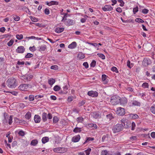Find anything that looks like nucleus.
<instances>
[{"label": "nucleus", "instance_id": "obj_10", "mask_svg": "<svg viewBox=\"0 0 155 155\" xmlns=\"http://www.w3.org/2000/svg\"><path fill=\"white\" fill-rule=\"evenodd\" d=\"M87 94L93 97H96L98 95V93L96 91H91L88 92Z\"/></svg>", "mask_w": 155, "mask_h": 155}, {"label": "nucleus", "instance_id": "obj_31", "mask_svg": "<svg viewBox=\"0 0 155 155\" xmlns=\"http://www.w3.org/2000/svg\"><path fill=\"white\" fill-rule=\"evenodd\" d=\"M38 143V141L36 140H33L31 142V145L32 146H35Z\"/></svg>", "mask_w": 155, "mask_h": 155}, {"label": "nucleus", "instance_id": "obj_61", "mask_svg": "<svg viewBox=\"0 0 155 155\" xmlns=\"http://www.w3.org/2000/svg\"><path fill=\"white\" fill-rule=\"evenodd\" d=\"M138 8L137 7L134 8L133 9V12L134 14H135L138 11Z\"/></svg>", "mask_w": 155, "mask_h": 155}, {"label": "nucleus", "instance_id": "obj_21", "mask_svg": "<svg viewBox=\"0 0 155 155\" xmlns=\"http://www.w3.org/2000/svg\"><path fill=\"white\" fill-rule=\"evenodd\" d=\"M61 15H64V16L63 17L61 21L62 22H63L65 21V19H67L66 18L68 17V16H69V15H68L67 13L63 12L61 13Z\"/></svg>", "mask_w": 155, "mask_h": 155}, {"label": "nucleus", "instance_id": "obj_5", "mask_svg": "<svg viewBox=\"0 0 155 155\" xmlns=\"http://www.w3.org/2000/svg\"><path fill=\"white\" fill-rule=\"evenodd\" d=\"M121 125L122 127L125 128H128L130 127L131 125V123L129 121H127L126 119H123L121 120Z\"/></svg>", "mask_w": 155, "mask_h": 155}, {"label": "nucleus", "instance_id": "obj_35", "mask_svg": "<svg viewBox=\"0 0 155 155\" xmlns=\"http://www.w3.org/2000/svg\"><path fill=\"white\" fill-rule=\"evenodd\" d=\"M107 76L105 74L102 75V80L104 82V83L105 84H106L107 83V82L106 81L107 78Z\"/></svg>", "mask_w": 155, "mask_h": 155}, {"label": "nucleus", "instance_id": "obj_13", "mask_svg": "<svg viewBox=\"0 0 155 155\" xmlns=\"http://www.w3.org/2000/svg\"><path fill=\"white\" fill-rule=\"evenodd\" d=\"M102 10L104 12L110 11L113 10V8L110 5H106L104 7L102 8Z\"/></svg>", "mask_w": 155, "mask_h": 155}, {"label": "nucleus", "instance_id": "obj_39", "mask_svg": "<svg viewBox=\"0 0 155 155\" xmlns=\"http://www.w3.org/2000/svg\"><path fill=\"white\" fill-rule=\"evenodd\" d=\"M60 87L58 85H56L55 86H54L53 88V90H54V91H59V90H60Z\"/></svg>", "mask_w": 155, "mask_h": 155}, {"label": "nucleus", "instance_id": "obj_52", "mask_svg": "<svg viewBox=\"0 0 155 155\" xmlns=\"http://www.w3.org/2000/svg\"><path fill=\"white\" fill-rule=\"evenodd\" d=\"M16 37L19 40L23 38V35H17L16 36Z\"/></svg>", "mask_w": 155, "mask_h": 155}, {"label": "nucleus", "instance_id": "obj_60", "mask_svg": "<svg viewBox=\"0 0 155 155\" xmlns=\"http://www.w3.org/2000/svg\"><path fill=\"white\" fill-rule=\"evenodd\" d=\"M136 126V124L134 122H133L131 123V130H133L135 129V127Z\"/></svg>", "mask_w": 155, "mask_h": 155}, {"label": "nucleus", "instance_id": "obj_32", "mask_svg": "<svg viewBox=\"0 0 155 155\" xmlns=\"http://www.w3.org/2000/svg\"><path fill=\"white\" fill-rule=\"evenodd\" d=\"M132 105L134 106H140V103L139 102L136 101H133L132 103Z\"/></svg>", "mask_w": 155, "mask_h": 155}, {"label": "nucleus", "instance_id": "obj_3", "mask_svg": "<svg viewBox=\"0 0 155 155\" xmlns=\"http://www.w3.org/2000/svg\"><path fill=\"white\" fill-rule=\"evenodd\" d=\"M31 85L30 84H22L18 87V89L23 91H26L29 88H31Z\"/></svg>", "mask_w": 155, "mask_h": 155}, {"label": "nucleus", "instance_id": "obj_49", "mask_svg": "<svg viewBox=\"0 0 155 155\" xmlns=\"http://www.w3.org/2000/svg\"><path fill=\"white\" fill-rule=\"evenodd\" d=\"M14 41L13 39H11L7 43V45L8 46L10 47L13 44Z\"/></svg>", "mask_w": 155, "mask_h": 155}, {"label": "nucleus", "instance_id": "obj_64", "mask_svg": "<svg viewBox=\"0 0 155 155\" xmlns=\"http://www.w3.org/2000/svg\"><path fill=\"white\" fill-rule=\"evenodd\" d=\"M94 140V138L93 137H87L86 140V142H87L90 141H92Z\"/></svg>", "mask_w": 155, "mask_h": 155}, {"label": "nucleus", "instance_id": "obj_50", "mask_svg": "<svg viewBox=\"0 0 155 155\" xmlns=\"http://www.w3.org/2000/svg\"><path fill=\"white\" fill-rule=\"evenodd\" d=\"M91 150V149L90 148H88L87 150H85L84 151V152L85 153L86 155H89Z\"/></svg>", "mask_w": 155, "mask_h": 155}, {"label": "nucleus", "instance_id": "obj_62", "mask_svg": "<svg viewBox=\"0 0 155 155\" xmlns=\"http://www.w3.org/2000/svg\"><path fill=\"white\" fill-rule=\"evenodd\" d=\"M118 2L120 3V6L122 7L124 5V2L122 0H118Z\"/></svg>", "mask_w": 155, "mask_h": 155}, {"label": "nucleus", "instance_id": "obj_58", "mask_svg": "<svg viewBox=\"0 0 155 155\" xmlns=\"http://www.w3.org/2000/svg\"><path fill=\"white\" fill-rule=\"evenodd\" d=\"M34 100V96L33 95H30L29 96V100L30 101H33Z\"/></svg>", "mask_w": 155, "mask_h": 155}, {"label": "nucleus", "instance_id": "obj_17", "mask_svg": "<svg viewBox=\"0 0 155 155\" xmlns=\"http://www.w3.org/2000/svg\"><path fill=\"white\" fill-rule=\"evenodd\" d=\"M77 46V43L76 42H73L70 44L68 46V48L71 49H74Z\"/></svg>", "mask_w": 155, "mask_h": 155}, {"label": "nucleus", "instance_id": "obj_55", "mask_svg": "<svg viewBox=\"0 0 155 155\" xmlns=\"http://www.w3.org/2000/svg\"><path fill=\"white\" fill-rule=\"evenodd\" d=\"M12 36V35L9 34H5L3 35L4 38H8L9 39L11 38Z\"/></svg>", "mask_w": 155, "mask_h": 155}, {"label": "nucleus", "instance_id": "obj_23", "mask_svg": "<svg viewBox=\"0 0 155 155\" xmlns=\"http://www.w3.org/2000/svg\"><path fill=\"white\" fill-rule=\"evenodd\" d=\"M14 121L16 123H24L25 122L24 120H19L18 118L16 117L14 118Z\"/></svg>", "mask_w": 155, "mask_h": 155}, {"label": "nucleus", "instance_id": "obj_44", "mask_svg": "<svg viewBox=\"0 0 155 155\" xmlns=\"http://www.w3.org/2000/svg\"><path fill=\"white\" fill-rule=\"evenodd\" d=\"M8 123L9 125L12 124V116H10L9 117H8Z\"/></svg>", "mask_w": 155, "mask_h": 155}, {"label": "nucleus", "instance_id": "obj_16", "mask_svg": "<svg viewBox=\"0 0 155 155\" xmlns=\"http://www.w3.org/2000/svg\"><path fill=\"white\" fill-rule=\"evenodd\" d=\"M41 120L40 117L38 115H36L34 116V120L36 123H39L40 122Z\"/></svg>", "mask_w": 155, "mask_h": 155}, {"label": "nucleus", "instance_id": "obj_38", "mask_svg": "<svg viewBox=\"0 0 155 155\" xmlns=\"http://www.w3.org/2000/svg\"><path fill=\"white\" fill-rule=\"evenodd\" d=\"M142 86L143 88H148L149 87L148 84L147 82L143 83L142 84Z\"/></svg>", "mask_w": 155, "mask_h": 155}, {"label": "nucleus", "instance_id": "obj_53", "mask_svg": "<svg viewBox=\"0 0 155 155\" xmlns=\"http://www.w3.org/2000/svg\"><path fill=\"white\" fill-rule=\"evenodd\" d=\"M29 49L30 51L32 52L35 51L36 50V48L34 46H33L32 47H30Z\"/></svg>", "mask_w": 155, "mask_h": 155}, {"label": "nucleus", "instance_id": "obj_12", "mask_svg": "<svg viewBox=\"0 0 155 155\" xmlns=\"http://www.w3.org/2000/svg\"><path fill=\"white\" fill-rule=\"evenodd\" d=\"M81 138L80 136L79 135H76L73 137L71 139V141L74 142H77L79 141Z\"/></svg>", "mask_w": 155, "mask_h": 155}, {"label": "nucleus", "instance_id": "obj_57", "mask_svg": "<svg viewBox=\"0 0 155 155\" xmlns=\"http://www.w3.org/2000/svg\"><path fill=\"white\" fill-rule=\"evenodd\" d=\"M108 153L107 150H103L101 152V155H108Z\"/></svg>", "mask_w": 155, "mask_h": 155}, {"label": "nucleus", "instance_id": "obj_8", "mask_svg": "<svg viewBox=\"0 0 155 155\" xmlns=\"http://www.w3.org/2000/svg\"><path fill=\"white\" fill-rule=\"evenodd\" d=\"M116 113L118 115L121 116L125 114V110L124 108L119 107L117 108Z\"/></svg>", "mask_w": 155, "mask_h": 155}, {"label": "nucleus", "instance_id": "obj_26", "mask_svg": "<svg viewBox=\"0 0 155 155\" xmlns=\"http://www.w3.org/2000/svg\"><path fill=\"white\" fill-rule=\"evenodd\" d=\"M49 140V139L48 137H44L42 138V142L43 143H45L48 142Z\"/></svg>", "mask_w": 155, "mask_h": 155}, {"label": "nucleus", "instance_id": "obj_34", "mask_svg": "<svg viewBox=\"0 0 155 155\" xmlns=\"http://www.w3.org/2000/svg\"><path fill=\"white\" fill-rule=\"evenodd\" d=\"M150 110L152 113L155 114V104H153L150 107Z\"/></svg>", "mask_w": 155, "mask_h": 155}, {"label": "nucleus", "instance_id": "obj_14", "mask_svg": "<svg viewBox=\"0 0 155 155\" xmlns=\"http://www.w3.org/2000/svg\"><path fill=\"white\" fill-rule=\"evenodd\" d=\"M33 78L31 75H26L24 77V79L25 82L29 81Z\"/></svg>", "mask_w": 155, "mask_h": 155}, {"label": "nucleus", "instance_id": "obj_63", "mask_svg": "<svg viewBox=\"0 0 155 155\" xmlns=\"http://www.w3.org/2000/svg\"><path fill=\"white\" fill-rule=\"evenodd\" d=\"M149 10L147 9H143L142 11V13L146 14L148 12Z\"/></svg>", "mask_w": 155, "mask_h": 155}, {"label": "nucleus", "instance_id": "obj_41", "mask_svg": "<svg viewBox=\"0 0 155 155\" xmlns=\"http://www.w3.org/2000/svg\"><path fill=\"white\" fill-rule=\"evenodd\" d=\"M93 116L94 118H98L99 116V114L97 112H94L93 113Z\"/></svg>", "mask_w": 155, "mask_h": 155}, {"label": "nucleus", "instance_id": "obj_56", "mask_svg": "<svg viewBox=\"0 0 155 155\" xmlns=\"http://www.w3.org/2000/svg\"><path fill=\"white\" fill-rule=\"evenodd\" d=\"M14 20L16 21H18L20 20V18L18 16L15 15L13 17Z\"/></svg>", "mask_w": 155, "mask_h": 155}, {"label": "nucleus", "instance_id": "obj_4", "mask_svg": "<svg viewBox=\"0 0 155 155\" xmlns=\"http://www.w3.org/2000/svg\"><path fill=\"white\" fill-rule=\"evenodd\" d=\"M122 126L121 124H117L112 128V130L114 133L118 132L122 130Z\"/></svg>", "mask_w": 155, "mask_h": 155}, {"label": "nucleus", "instance_id": "obj_20", "mask_svg": "<svg viewBox=\"0 0 155 155\" xmlns=\"http://www.w3.org/2000/svg\"><path fill=\"white\" fill-rule=\"evenodd\" d=\"M64 30V28H62L57 27L55 29V31L57 33H60Z\"/></svg>", "mask_w": 155, "mask_h": 155}, {"label": "nucleus", "instance_id": "obj_25", "mask_svg": "<svg viewBox=\"0 0 155 155\" xmlns=\"http://www.w3.org/2000/svg\"><path fill=\"white\" fill-rule=\"evenodd\" d=\"M46 46L45 45H43L40 47L39 51L41 52L44 51L46 49Z\"/></svg>", "mask_w": 155, "mask_h": 155}, {"label": "nucleus", "instance_id": "obj_30", "mask_svg": "<svg viewBox=\"0 0 155 155\" xmlns=\"http://www.w3.org/2000/svg\"><path fill=\"white\" fill-rule=\"evenodd\" d=\"M8 116L6 114L4 115V119L3 120V123H5L8 122Z\"/></svg>", "mask_w": 155, "mask_h": 155}, {"label": "nucleus", "instance_id": "obj_47", "mask_svg": "<svg viewBox=\"0 0 155 155\" xmlns=\"http://www.w3.org/2000/svg\"><path fill=\"white\" fill-rule=\"evenodd\" d=\"M33 54L30 53H28L26 55H25V58H29L32 57Z\"/></svg>", "mask_w": 155, "mask_h": 155}, {"label": "nucleus", "instance_id": "obj_51", "mask_svg": "<svg viewBox=\"0 0 155 155\" xmlns=\"http://www.w3.org/2000/svg\"><path fill=\"white\" fill-rule=\"evenodd\" d=\"M74 99V97L73 96H69L68 97V98L67 99V101H68V102H71V101H72Z\"/></svg>", "mask_w": 155, "mask_h": 155}, {"label": "nucleus", "instance_id": "obj_6", "mask_svg": "<svg viewBox=\"0 0 155 155\" xmlns=\"http://www.w3.org/2000/svg\"><path fill=\"white\" fill-rule=\"evenodd\" d=\"M54 151L58 153H64L67 150V149L64 147H58L53 149Z\"/></svg>", "mask_w": 155, "mask_h": 155}, {"label": "nucleus", "instance_id": "obj_46", "mask_svg": "<svg viewBox=\"0 0 155 155\" xmlns=\"http://www.w3.org/2000/svg\"><path fill=\"white\" fill-rule=\"evenodd\" d=\"M18 134L19 136H24L25 134V132L24 131H23L22 130H20L19 131Z\"/></svg>", "mask_w": 155, "mask_h": 155}, {"label": "nucleus", "instance_id": "obj_1", "mask_svg": "<svg viewBox=\"0 0 155 155\" xmlns=\"http://www.w3.org/2000/svg\"><path fill=\"white\" fill-rule=\"evenodd\" d=\"M16 80L13 78H11L7 81V85L10 88H15L16 86Z\"/></svg>", "mask_w": 155, "mask_h": 155}, {"label": "nucleus", "instance_id": "obj_24", "mask_svg": "<svg viewBox=\"0 0 155 155\" xmlns=\"http://www.w3.org/2000/svg\"><path fill=\"white\" fill-rule=\"evenodd\" d=\"M55 82V81L54 79L53 78H50L48 80V84L52 86V85L54 84Z\"/></svg>", "mask_w": 155, "mask_h": 155}, {"label": "nucleus", "instance_id": "obj_54", "mask_svg": "<svg viewBox=\"0 0 155 155\" xmlns=\"http://www.w3.org/2000/svg\"><path fill=\"white\" fill-rule=\"evenodd\" d=\"M96 64V61L94 60H93L92 62L90 64V66L91 67H94Z\"/></svg>", "mask_w": 155, "mask_h": 155}, {"label": "nucleus", "instance_id": "obj_59", "mask_svg": "<svg viewBox=\"0 0 155 155\" xmlns=\"http://www.w3.org/2000/svg\"><path fill=\"white\" fill-rule=\"evenodd\" d=\"M43 97V95H37L35 96V98L36 99H38L39 98H42Z\"/></svg>", "mask_w": 155, "mask_h": 155}, {"label": "nucleus", "instance_id": "obj_40", "mask_svg": "<svg viewBox=\"0 0 155 155\" xmlns=\"http://www.w3.org/2000/svg\"><path fill=\"white\" fill-rule=\"evenodd\" d=\"M59 121V119L57 116H54L53 117V121L54 123H56Z\"/></svg>", "mask_w": 155, "mask_h": 155}, {"label": "nucleus", "instance_id": "obj_27", "mask_svg": "<svg viewBox=\"0 0 155 155\" xmlns=\"http://www.w3.org/2000/svg\"><path fill=\"white\" fill-rule=\"evenodd\" d=\"M149 64L148 60L146 58H144L143 62L142 65L144 66H147Z\"/></svg>", "mask_w": 155, "mask_h": 155}, {"label": "nucleus", "instance_id": "obj_9", "mask_svg": "<svg viewBox=\"0 0 155 155\" xmlns=\"http://www.w3.org/2000/svg\"><path fill=\"white\" fill-rule=\"evenodd\" d=\"M127 99L125 97H120V105L123 106L126 105L127 103Z\"/></svg>", "mask_w": 155, "mask_h": 155}, {"label": "nucleus", "instance_id": "obj_42", "mask_svg": "<svg viewBox=\"0 0 155 155\" xmlns=\"http://www.w3.org/2000/svg\"><path fill=\"white\" fill-rule=\"evenodd\" d=\"M135 21L136 22H138V23H143L144 22L143 20L140 18H137L135 19Z\"/></svg>", "mask_w": 155, "mask_h": 155}, {"label": "nucleus", "instance_id": "obj_36", "mask_svg": "<svg viewBox=\"0 0 155 155\" xmlns=\"http://www.w3.org/2000/svg\"><path fill=\"white\" fill-rule=\"evenodd\" d=\"M25 118L28 119L29 120L31 117V114L29 112L27 113L25 116Z\"/></svg>", "mask_w": 155, "mask_h": 155}, {"label": "nucleus", "instance_id": "obj_2", "mask_svg": "<svg viewBox=\"0 0 155 155\" xmlns=\"http://www.w3.org/2000/svg\"><path fill=\"white\" fill-rule=\"evenodd\" d=\"M120 97L117 95L112 96L110 98V102L113 105H116L119 103Z\"/></svg>", "mask_w": 155, "mask_h": 155}, {"label": "nucleus", "instance_id": "obj_48", "mask_svg": "<svg viewBox=\"0 0 155 155\" xmlns=\"http://www.w3.org/2000/svg\"><path fill=\"white\" fill-rule=\"evenodd\" d=\"M111 70L117 73H118V71L117 68L115 67H113L111 68Z\"/></svg>", "mask_w": 155, "mask_h": 155}, {"label": "nucleus", "instance_id": "obj_28", "mask_svg": "<svg viewBox=\"0 0 155 155\" xmlns=\"http://www.w3.org/2000/svg\"><path fill=\"white\" fill-rule=\"evenodd\" d=\"M29 18L32 21L34 22H36L38 21V18H35L31 16H30Z\"/></svg>", "mask_w": 155, "mask_h": 155}, {"label": "nucleus", "instance_id": "obj_45", "mask_svg": "<svg viewBox=\"0 0 155 155\" xmlns=\"http://www.w3.org/2000/svg\"><path fill=\"white\" fill-rule=\"evenodd\" d=\"M127 66L129 68H131L133 67V65L132 63L130 64V62L129 60H128L127 63Z\"/></svg>", "mask_w": 155, "mask_h": 155}, {"label": "nucleus", "instance_id": "obj_7", "mask_svg": "<svg viewBox=\"0 0 155 155\" xmlns=\"http://www.w3.org/2000/svg\"><path fill=\"white\" fill-rule=\"evenodd\" d=\"M65 25L68 26H70L73 25L75 23L74 21L71 19H65V21H63Z\"/></svg>", "mask_w": 155, "mask_h": 155}, {"label": "nucleus", "instance_id": "obj_18", "mask_svg": "<svg viewBox=\"0 0 155 155\" xmlns=\"http://www.w3.org/2000/svg\"><path fill=\"white\" fill-rule=\"evenodd\" d=\"M129 117L130 119H136L138 118L139 116L136 114H129Z\"/></svg>", "mask_w": 155, "mask_h": 155}, {"label": "nucleus", "instance_id": "obj_15", "mask_svg": "<svg viewBox=\"0 0 155 155\" xmlns=\"http://www.w3.org/2000/svg\"><path fill=\"white\" fill-rule=\"evenodd\" d=\"M46 5L49 6H50L54 5H58V2L57 1H52L50 2H46Z\"/></svg>", "mask_w": 155, "mask_h": 155}, {"label": "nucleus", "instance_id": "obj_22", "mask_svg": "<svg viewBox=\"0 0 155 155\" xmlns=\"http://www.w3.org/2000/svg\"><path fill=\"white\" fill-rule=\"evenodd\" d=\"M48 115L46 113L44 112L42 114V119L44 122H45L47 120Z\"/></svg>", "mask_w": 155, "mask_h": 155}, {"label": "nucleus", "instance_id": "obj_19", "mask_svg": "<svg viewBox=\"0 0 155 155\" xmlns=\"http://www.w3.org/2000/svg\"><path fill=\"white\" fill-rule=\"evenodd\" d=\"M68 92V88L67 85H66L63 87V90L61 91V92L62 94H67Z\"/></svg>", "mask_w": 155, "mask_h": 155}, {"label": "nucleus", "instance_id": "obj_11", "mask_svg": "<svg viewBox=\"0 0 155 155\" xmlns=\"http://www.w3.org/2000/svg\"><path fill=\"white\" fill-rule=\"evenodd\" d=\"M25 49L23 46H18L16 50L17 53H23L25 51Z\"/></svg>", "mask_w": 155, "mask_h": 155}, {"label": "nucleus", "instance_id": "obj_43", "mask_svg": "<svg viewBox=\"0 0 155 155\" xmlns=\"http://www.w3.org/2000/svg\"><path fill=\"white\" fill-rule=\"evenodd\" d=\"M97 55L102 59H104L105 58V56L103 54L97 53Z\"/></svg>", "mask_w": 155, "mask_h": 155}, {"label": "nucleus", "instance_id": "obj_29", "mask_svg": "<svg viewBox=\"0 0 155 155\" xmlns=\"http://www.w3.org/2000/svg\"><path fill=\"white\" fill-rule=\"evenodd\" d=\"M78 57L80 59H83L85 57L84 54L82 52H80L78 54Z\"/></svg>", "mask_w": 155, "mask_h": 155}, {"label": "nucleus", "instance_id": "obj_33", "mask_svg": "<svg viewBox=\"0 0 155 155\" xmlns=\"http://www.w3.org/2000/svg\"><path fill=\"white\" fill-rule=\"evenodd\" d=\"M81 128L80 127H75L73 130V131L75 133L80 132L81 131Z\"/></svg>", "mask_w": 155, "mask_h": 155}, {"label": "nucleus", "instance_id": "obj_37", "mask_svg": "<svg viewBox=\"0 0 155 155\" xmlns=\"http://www.w3.org/2000/svg\"><path fill=\"white\" fill-rule=\"evenodd\" d=\"M84 120V118L82 117H79L77 118V121L78 123H82Z\"/></svg>", "mask_w": 155, "mask_h": 155}]
</instances>
